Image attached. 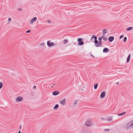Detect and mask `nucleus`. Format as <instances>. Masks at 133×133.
Masks as SVG:
<instances>
[{
  "mask_svg": "<svg viewBox=\"0 0 133 133\" xmlns=\"http://www.w3.org/2000/svg\"><path fill=\"white\" fill-rule=\"evenodd\" d=\"M37 19V17H35L33 18L30 21V23L31 24H32L34 21H36Z\"/></svg>",
  "mask_w": 133,
  "mask_h": 133,
  "instance_id": "nucleus-6",
  "label": "nucleus"
},
{
  "mask_svg": "<svg viewBox=\"0 0 133 133\" xmlns=\"http://www.w3.org/2000/svg\"><path fill=\"white\" fill-rule=\"evenodd\" d=\"M75 105L77 103V101H75L74 103Z\"/></svg>",
  "mask_w": 133,
  "mask_h": 133,
  "instance_id": "nucleus-28",
  "label": "nucleus"
},
{
  "mask_svg": "<svg viewBox=\"0 0 133 133\" xmlns=\"http://www.w3.org/2000/svg\"><path fill=\"white\" fill-rule=\"evenodd\" d=\"M130 55L129 54V55L127 57V63H128L130 61Z\"/></svg>",
  "mask_w": 133,
  "mask_h": 133,
  "instance_id": "nucleus-13",
  "label": "nucleus"
},
{
  "mask_svg": "<svg viewBox=\"0 0 133 133\" xmlns=\"http://www.w3.org/2000/svg\"><path fill=\"white\" fill-rule=\"evenodd\" d=\"M133 127V121L131 120L127 124L125 125L124 128L125 129L128 130L131 129Z\"/></svg>",
  "mask_w": 133,
  "mask_h": 133,
  "instance_id": "nucleus-1",
  "label": "nucleus"
},
{
  "mask_svg": "<svg viewBox=\"0 0 133 133\" xmlns=\"http://www.w3.org/2000/svg\"><path fill=\"white\" fill-rule=\"evenodd\" d=\"M132 29V28L131 27H129L126 28V30L127 31L131 30Z\"/></svg>",
  "mask_w": 133,
  "mask_h": 133,
  "instance_id": "nucleus-14",
  "label": "nucleus"
},
{
  "mask_svg": "<svg viewBox=\"0 0 133 133\" xmlns=\"http://www.w3.org/2000/svg\"><path fill=\"white\" fill-rule=\"evenodd\" d=\"M116 84H119V83L118 82H117V83H116Z\"/></svg>",
  "mask_w": 133,
  "mask_h": 133,
  "instance_id": "nucleus-37",
  "label": "nucleus"
},
{
  "mask_svg": "<svg viewBox=\"0 0 133 133\" xmlns=\"http://www.w3.org/2000/svg\"><path fill=\"white\" fill-rule=\"evenodd\" d=\"M98 39L99 41H101L102 40V37H99Z\"/></svg>",
  "mask_w": 133,
  "mask_h": 133,
  "instance_id": "nucleus-27",
  "label": "nucleus"
},
{
  "mask_svg": "<svg viewBox=\"0 0 133 133\" xmlns=\"http://www.w3.org/2000/svg\"><path fill=\"white\" fill-rule=\"evenodd\" d=\"M20 130H21L22 128V126L20 125L19 126Z\"/></svg>",
  "mask_w": 133,
  "mask_h": 133,
  "instance_id": "nucleus-32",
  "label": "nucleus"
},
{
  "mask_svg": "<svg viewBox=\"0 0 133 133\" xmlns=\"http://www.w3.org/2000/svg\"><path fill=\"white\" fill-rule=\"evenodd\" d=\"M98 85L97 84H95L94 85V88L95 89H96L98 87Z\"/></svg>",
  "mask_w": 133,
  "mask_h": 133,
  "instance_id": "nucleus-20",
  "label": "nucleus"
},
{
  "mask_svg": "<svg viewBox=\"0 0 133 133\" xmlns=\"http://www.w3.org/2000/svg\"><path fill=\"white\" fill-rule=\"evenodd\" d=\"M48 23H50V22H49H49H48Z\"/></svg>",
  "mask_w": 133,
  "mask_h": 133,
  "instance_id": "nucleus-41",
  "label": "nucleus"
},
{
  "mask_svg": "<svg viewBox=\"0 0 133 133\" xmlns=\"http://www.w3.org/2000/svg\"><path fill=\"white\" fill-rule=\"evenodd\" d=\"M30 32V30H28V31H26V33H29V32Z\"/></svg>",
  "mask_w": 133,
  "mask_h": 133,
  "instance_id": "nucleus-33",
  "label": "nucleus"
},
{
  "mask_svg": "<svg viewBox=\"0 0 133 133\" xmlns=\"http://www.w3.org/2000/svg\"><path fill=\"white\" fill-rule=\"evenodd\" d=\"M91 56H92V57H94V56H92V55H91Z\"/></svg>",
  "mask_w": 133,
  "mask_h": 133,
  "instance_id": "nucleus-39",
  "label": "nucleus"
},
{
  "mask_svg": "<svg viewBox=\"0 0 133 133\" xmlns=\"http://www.w3.org/2000/svg\"><path fill=\"white\" fill-rule=\"evenodd\" d=\"M104 131H110V130L109 129H104Z\"/></svg>",
  "mask_w": 133,
  "mask_h": 133,
  "instance_id": "nucleus-22",
  "label": "nucleus"
},
{
  "mask_svg": "<svg viewBox=\"0 0 133 133\" xmlns=\"http://www.w3.org/2000/svg\"><path fill=\"white\" fill-rule=\"evenodd\" d=\"M82 41V39L81 38H79L78 39V42H81Z\"/></svg>",
  "mask_w": 133,
  "mask_h": 133,
  "instance_id": "nucleus-21",
  "label": "nucleus"
},
{
  "mask_svg": "<svg viewBox=\"0 0 133 133\" xmlns=\"http://www.w3.org/2000/svg\"><path fill=\"white\" fill-rule=\"evenodd\" d=\"M107 120L109 122H111L112 120V119L111 118H109L107 119Z\"/></svg>",
  "mask_w": 133,
  "mask_h": 133,
  "instance_id": "nucleus-24",
  "label": "nucleus"
},
{
  "mask_svg": "<svg viewBox=\"0 0 133 133\" xmlns=\"http://www.w3.org/2000/svg\"><path fill=\"white\" fill-rule=\"evenodd\" d=\"M94 40H97L96 39H97V37L96 36H94Z\"/></svg>",
  "mask_w": 133,
  "mask_h": 133,
  "instance_id": "nucleus-30",
  "label": "nucleus"
},
{
  "mask_svg": "<svg viewBox=\"0 0 133 133\" xmlns=\"http://www.w3.org/2000/svg\"><path fill=\"white\" fill-rule=\"evenodd\" d=\"M103 52H107L109 51V50L108 48H105L103 50Z\"/></svg>",
  "mask_w": 133,
  "mask_h": 133,
  "instance_id": "nucleus-11",
  "label": "nucleus"
},
{
  "mask_svg": "<svg viewBox=\"0 0 133 133\" xmlns=\"http://www.w3.org/2000/svg\"><path fill=\"white\" fill-rule=\"evenodd\" d=\"M102 39L105 41H107V38L104 36L102 37Z\"/></svg>",
  "mask_w": 133,
  "mask_h": 133,
  "instance_id": "nucleus-19",
  "label": "nucleus"
},
{
  "mask_svg": "<svg viewBox=\"0 0 133 133\" xmlns=\"http://www.w3.org/2000/svg\"><path fill=\"white\" fill-rule=\"evenodd\" d=\"M105 96V92H102L101 95H100V97L102 98H104Z\"/></svg>",
  "mask_w": 133,
  "mask_h": 133,
  "instance_id": "nucleus-12",
  "label": "nucleus"
},
{
  "mask_svg": "<svg viewBox=\"0 0 133 133\" xmlns=\"http://www.w3.org/2000/svg\"><path fill=\"white\" fill-rule=\"evenodd\" d=\"M132 121H133V120H132Z\"/></svg>",
  "mask_w": 133,
  "mask_h": 133,
  "instance_id": "nucleus-42",
  "label": "nucleus"
},
{
  "mask_svg": "<svg viewBox=\"0 0 133 133\" xmlns=\"http://www.w3.org/2000/svg\"><path fill=\"white\" fill-rule=\"evenodd\" d=\"M85 125L87 127H90L93 125V123L90 120H87L86 122Z\"/></svg>",
  "mask_w": 133,
  "mask_h": 133,
  "instance_id": "nucleus-2",
  "label": "nucleus"
},
{
  "mask_svg": "<svg viewBox=\"0 0 133 133\" xmlns=\"http://www.w3.org/2000/svg\"><path fill=\"white\" fill-rule=\"evenodd\" d=\"M34 89H35L36 88V86H34L33 88Z\"/></svg>",
  "mask_w": 133,
  "mask_h": 133,
  "instance_id": "nucleus-35",
  "label": "nucleus"
},
{
  "mask_svg": "<svg viewBox=\"0 0 133 133\" xmlns=\"http://www.w3.org/2000/svg\"><path fill=\"white\" fill-rule=\"evenodd\" d=\"M67 41L66 39H65L63 41V42L64 44H65L67 43Z\"/></svg>",
  "mask_w": 133,
  "mask_h": 133,
  "instance_id": "nucleus-25",
  "label": "nucleus"
},
{
  "mask_svg": "<svg viewBox=\"0 0 133 133\" xmlns=\"http://www.w3.org/2000/svg\"><path fill=\"white\" fill-rule=\"evenodd\" d=\"M23 98L21 96L17 97L15 99L16 102H21L23 100Z\"/></svg>",
  "mask_w": 133,
  "mask_h": 133,
  "instance_id": "nucleus-4",
  "label": "nucleus"
},
{
  "mask_svg": "<svg viewBox=\"0 0 133 133\" xmlns=\"http://www.w3.org/2000/svg\"><path fill=\"white\" fill-rule=\"evenodd\" d=\"M60 103L62 105H64L65 103V99H63L62 101H60Z\"/></svg>",
  "mask_w": 133,
  "mask_h": 133,
  "instance_id": "nucleus-7",
  "label": "nucleus"
},
{
  "mask_svg": "<svg viewBox=\"0 0 133 133\" xmlns=\"http://www.w3.org/2000/svg\"><path fill=\"white\" fill-rule=\"evenodd\" d=\"M45 43H41L40 44V45L43 46H45Z\"/></svg>",
  "mask_w": 133,
  "mask_h": 133,
  "instance_id": "nucleus-26",
  "label": "nucleus"
},
{
  "mask_svg": "<svg viewBox=\"0 0 133 133\" xmlns=\"http://www.w3.org/2000/svg\"><path fill=\"white\" fill-rule=\"evenodd\" d=\"M59 107V105L58 104H56L54 107V109H56L58 108Z\"/></svg>",
  "mask_w": 133,
  "mask_h": 133,
  "instance_id": "nucleus-16",
  "label": "nucleus"
},
{
  "mask_svg": "<svg viewBox=\"0 0 133 133\" xmlns=\"http://www.w3.org/2000/svg\"><path fill=\"white\" fill-rule=\"evenodd\" d=\"M59 92L58 91H55L52 92V94L54 95H56L59 94Z\"/></svg>",
  "mask_w": 133,
  "mask_h": 133,
  "instance_id": "nucleus-9",
  "label": "nucleus"
},
{
  "mask_svg": "<svg viewBox=\"0 0 133 133\" xmlns=\"http://www.w3.org/2000/svg\"><path fill=\"white\" fill-rule=\"evenodd\" d=\"M3 84L2 82H1L0 83V89H1L3 87Z\"/></svg>",
  "mask_w": 133,
  "mask_h": 133,
  "instance_id": "nucleus-18",
  "label": "nucleus"
},
{
  "mask_svg": "<svg viewBox=\"0 0 133 133\" xmlns=\"http://www.w3.org/2000/svg\"><path fill=\"white\" fill-rule=\"evenodd\" d=\"M18 133H21L20 131H19L18 132Z\"/></svg>",
  "mask_w": 133,
  "mask_h": 133,
  "instance_id": "nucleus-38",
  "label": "nucleus"
},
{
  "mask_svg": "<svg viewBox=\"0 0 133 133\" xmlns=\"http://www.w3.org/2000/svg\"><path fill=\"white\" fill-rule=\"evenodd\" d=\"M94 38V36H93L91 38V40H92V39Z\"/></svg>",
  "mask_w": 133,
  "mask_h": 133,
  "instance_id": "nucleus-36",
  "label": "nucleus"
},
{
  "mask_svg": "<svg viewBox=\"0 0 133 133\" xmlns=\"http://www.w3.org/2000/svg\"><path fill=\"white\" fill-rule=\"evenodd\" d=\"M47 44L48 47H50L52 46H55V44L53 42H51L50 41H48L47 42Z\"/></svg>",
  "mask_w": 133,
  "mask_h": 133,
  "instance_id": "nucleus-5",
  "label": "nucleus"
},
{
  "mask_svg": "<svg viewBox=\"0 0 133 133\" xmlns=\"http://www.w3.org/2000/svg\"><path fill=\"white\" fill-rule=\"evenodd\" d=\"M48 23H50V22H49H49H48Z\"/></svg>",
  "mask_w": 133,
  "mask_h": 133,
  "instance_id": "nucleus-40",
  "label": "nucleus"
},
{
  "mask_svg": "<svg viewBox=\"0 0 133 133\" xmlns=\"http://www.w3.org/2000/svg\"><path fill=\"white\" fill-rule=\"evenodd\" d=\"M18 10L21 11H22V9H19Z\"/></svg>",
  "mask_w": 133,
  "mask_h": 133,
  "instance_id": "nucleus-34",
  "label": "nucleus"
},
{
  "mask_svg": "<svg viewBox=\"0 0 133 133\" xmlns=\"http://www.w3.org/2000/svg\"><path fill=\"white\" fill-rule=\"evenodd\" d=\"M11 18H9L8 19V21L9 22H11Z\"/></svg>",
  "mask_w": 133,
  "mask_h": 133,
  "instance_id": "nucleus-29",
  "label": "nucleus"
},
{
  "mask_svg": "<svg viewBox=\"0 0 133 133\" xmlns=\"http://www.w3.org/2000/svg\"><path fill=\"white\" fill-rule=\"evenodd\" d=\"M103 36H105L104 34H106L108 32L107 30L105 29H103Z\"/></svg>",
  "mask_w": 133,
  "mask_h": 133,
  "instance_id": "nucleus-10",
  "label": "nucleus"
},
{
  "mask_svg": "<svg viewBox=\"0 0 133 133\" xmlns=\"http://www.w3.org/2000/svg\"><path fill=\"white\" fill-rule=\"evenodd\" d=\"M127 40V38L126 37H124V39H123V42H125Z\"/></svg>",
  "mask_w": 133,
  "mask_h": 133,
  "instance_id": "nucleus-23",
  "label": "nucleus"
},
{
  "mask_svg": "<svg viewBox=\"0 0 133 133\" xmlns=\"http://www.w3.org/2000/svg\"><path fill=\"white\" fill-rule=\"evenodd\" d=\"M94 43L95 46L96 47L100 46L102 45L101 42L98 41V40H95Z\"/></svg>",
  "mask_w": 133,
  "mask_h": 133,
  "instance_id": "nucleus-3",
  "label": "nucleus"
},
{
  "mask_svg": "<svg viewBox=\"0 0 133 133\" xmlns=\"http://www.w3.org/2000/svg\"><path fill=\"white\" fill-rule=\"evenodd\" d=\"M84 44V42H83L81 41L78 43V45H83Z\"/></svg>",
  "mask_w": 133,
  "mask_h": 133,
  "instance_id": "nucleus-17",
  "label": "nucleus"
},
{
  "mask_svg": "<svg viewBox=\"0 0 133 133\" xmlns=\"http://www.w3.org/2000/svg\"><path fill=\"white\" fill-rule=\"evenodd\" d=\"M109 41L110 42H111L112 41H113L114 39V38L113 36H110L109 38Z\"/></svg>",
  "mask_w": 133,
  "mask_h": 133,
  "instance_id": "nucleus-8",
  "label": "nucleus"
},
{
  "mask_svg": "<svg viewBox=\"0 0 133 133\" xmlns=\"http://www.w3.org/2000/svg\"><path fill=\"white\" fill-rule=\"evenodd\" d=\"M123 36H123V35H121L119 37V39H121L123 37Z\"/></svg>",
  "mask_w": 133,
  "mask_h": 133,
  "instance_id": "nucleus-31",
  "label": "nucleus"
},
{
  "mask_svg": "<svg viewBox=\"0 0 133 133\" xmlns=\"http://www.w3.org/2000/svg\"><path fill=\"white\" fill-rule=\"evenodd\" d=\"M126 114L125 112H124L123 113H121L118 114V116H122Z\"/></svg>",
  "mask_w": 133,
  "mask_h": 133,
  "instance_id": "nucleus-15",
  "label": "nucleus"
}]
</instances>
